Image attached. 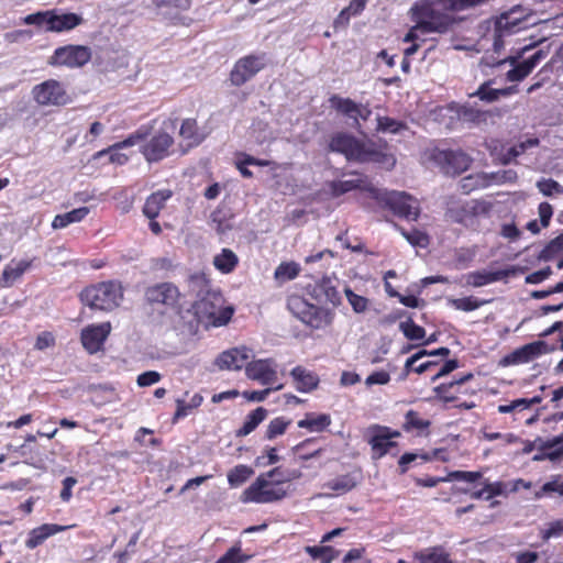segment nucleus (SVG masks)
Wrapping results in <instances>:
<instances>
[{"label":"nucleus","instance_id":"39","mask_svg":"<svg viewBox=\"0 0 563 563\" xmlns=\"http://www.w3.org/2000/svg\"><path fill=\"white\" fill-rule=\"evenodd\" d=\"M253 474L252 467L239 464L228 473V483L231 487H238L245 483Z\"/></svg>","mask_w":563,"mask_h":563},{"label":"nucleus","instance_id":"19","mask_svg":"<svg viewBox=\"0 0 563 563\" xmlns=\"http://www.w3.org/2000/svg\"><path fill=\"white\" fill-rule=\"evenodd\" d=\"M245 373L249 378L261 382L263 385L273 384L277 373L272 360H257L249 362L245 366Z\"/></svg>","mask_w":563,"mask_h":563},{"label":"nucleus","instance_id":"63","mask_svg":"<svg viewBox=\"0 0 563 563\" xmlns=\"http://www.w3.org/2000/svg\"><path fill=\"white\" fill-rule=\"evenodd\" d=\"M162 375L156 371H147L140 374L136 378V383L140 387H147L158 383Z\"/></svg>","mask_w":563,"mask_h":563},{"label":"nucleus","instance_id":"42","mask_svg":"<svg viewBox=\"0 0 563 563\" xmlns=\"http://www.w3.org/2000/svg\"><path fill=\"white\" fill-rule=\"evenodd\" d=\"M316 438H309L303 440L302 442L295 445L291 451L294 454H297L298 459L301 461H308L314 457H318L322 453V449H316L312 451H306L311 444L316 442Z\"/></svg>","mask_w":563,"mask_h":563},{"label":"nucleus","instance_id":"10","mask_svg":"<svg viewBox=\"0 0 563 563\" xmlns=\"http://www.w3.org/2000/svg\"><path fill=\"white\" fill-rule=\"evenodd\" d=\"M91 59V49L84 45H66L57 47L49 58V65L81 67Z\"/></svg>","mask_w":563,"mask_h":563},{"label":"nucleus","instance_id":"14","mask_svg":"<svg viewBox=\"0 0 563 563\" xmlns=\"http://www.w3.org/2000/svg\"><path fill=\"white\" fill-rule=\"evenodd\" d=\"M554 346H550L544 341H534L521 347L516 349L503 358L504 365H515L531 362L542 354L554 351Z\"/></svg>","mask_w":563,"mask_h":563},{"label":"nucleus","instance_id":"20","mask_svg":"<svg viewBox=\"0 0 563 563\" xmlns=\"http://www.w3.org/2000/svg\"><path fill=\"white\" fill-rule=\"evenodd\" d=\"M548 52L543 49L537 51L529 58L523 59L518 63V59L515 64H511L514 67L507 71L506 77L509 81H521L523 80L533 69L534 67L545 58Z\"/></svg>","mask_w":563,"mask_h":563},{"label":"nucleus","instance_id":"55","mask_svg":"<svg viewBox=\"0 0 563 563\" xmlns=\"http://www.w3.org/2000/svg\"><path fill=\"white\" fill-rule=\"evenodd\" d=\"M345 296L355 313H363L368 308V299L355 294L351 288H345Z\"/></svg>","mask_w":563,"mask_h":563},{"label":"nucleus","instance_id":"46","mask_svg":"<svg viewBox=\"0 0 563 563\" xmlns=\"http://www.w3.org/2000/svg\"><path fill=\"white\" fill-rule=\"evenodd\" d=\"M396 229L412 246L427 247L429 245V236L427 233L417 229L407 231L399 225H396Z\"/></svg>","mask_w":563,"mask_h":563},{"label":"nucleus","instance_id":"30","mask_svg":"<svg viewBox=\"0 0 563 563\" xmlns=\"http://www.w3.org/2000/svg\"><path fill=\"white\" fill-rule=\"evenodd\" d=\"M31 266L29 261H20L14 266L7 265L0 278L1 287H11Z\"/></svg>","mask_w":563,"mask_h":563},{"label":"nucleus","instance_id":"57","mask_svg":"<svg viewBox=\"0 0 563 563\" xmlns=\"http://www.w3.org/2000/svg\"><path fill=\"white\" fill-rule=\"evenodd\" d=\"M481 472H468V471H453L448 474L446 479L449 482H466L474 483L482 478Z\"/></svg>","mask_w":563,"mask_h":563},{"label":"nucleus","instance_id":"35","mask_svg":"<svg viewBox=\"0 0 563 563\" xmlns=\"http://www.w3.org/2000/svg\"><path fill=\"white\" fill-rule=\"evenodd\" d=\"M489 185L490 181L488 180V174L486 173L470 175L462 178L460 181V188L463 190L464 194H470L475 189L485 188Z\"/></svg>","mask_w":563,"mask_h":563},{"label":"nucleus","instance_id":"40","mask_svg":"<svg viewBox=\"0 0 563 563\" xmlns=\"http://www.w3.org/2000/svg\"><path fill=\"white\" fill-rule=\"evenodd\" d=\"M376 120L377 131L383 133L398 134L408 128L405 122L390 117L378 115Z\"/></svg>","mask_w":563,"mask_h":563},{"label":"nucleus","instance_id":"59","mask_svg":"<svg viewBox=\"0 0 563 563\" xmlns=\"http://www.w3.org/2000/svg\"><path fill=\"white\" fill-rule=\"evenodd\" d=\"M563 534V519L554 520L549 523L548 528L541 531V538L543 541H548L551 538H558Z\"/></svg>","mask_w":563,"mask_h":563},{"label":"nucleus","instance_id":"23","mask_svg":"<svg viewBox=\"0 0 563 563\" xmlns=\"http://www.w3.org/2000/svg\"><path fill=\"white\" fill-rule=\"evenodd\" d=\"M290 376L292 378L295 388L299 393H310L314 390L319 385L318 375L302 366H296L291 369Z\"/></svg>","mask_w":563,"mask_h":563},{"label":"nucleus","instance_id":"38","mask_svg":"<svg viewBox=\"0 0 563 563\" xmlns=\"http://www.w3.org/2000/svg\"><path fill=\"white\" fill-rule=\"evenodd\" d=\"M306 553H308L313 560H319L321 563H331L334 559L338 558L339 551L334 550L332 547H317V545H308L305 549Z\"/></svg>","mask_w":563,"mask_h":563},{"label":"nucleus","instance_id":"48","mask_svg":"<svg viewBox=\"0 0 563 563\" xmlns=\"http://www.w3.org/2000/svg\"><path fill=\"white\" fill-rule=\"evenodd\" d=\"M399 329L411 341L422 340L426 336V330L421 325L416 324L411 318L400 322Z\"/></svg>","mask_w":563,"mask_h":563},{"label":"nucleus","instance_id":"53","mask_svg":"<svg viewBox=\"0 0 563 563\" xmlns=\"http://www.w3.org/2000/svg\"><path fill=\"white\" fill-rule=\"evenodd\" d=\"M537 188L547 197L563 194V186L552 178H542L537 183Z\"/></svg>","mask_w":563,"mask_h":563},{"label":"nucleus","instance_id":"58","mask_svg":"<svg viewBox=\"0 0 563 563\" xmlns=\"http://www.w3.org/2000/svg\"><path fill=\"white\" fill-rule=\"evenodd\" d=\"M454 386L451 382L443 383L433 388L435 397L444 402H452L456 400L455 393H453Z\"/></svg>","mask_w":563,"mask_h":563},{"label":"nucleus","instance_id":"27","mask_svg":"<svg viewBox=\"0 0 563 563\" xmlns=\"http://www.w3.org/2000/svg\"><path fill=\"white\" fill-rule=\"evenodd\" d=\"M232 219L233 213L229 209L217 208L210 214V223L220 235L233 229Z\"/></svg>","mask_w":563,"mask_h":563},{"label":"nucleus","instance_id":"17","mask_svg":"<svg viewBox=\"0 0 563 563\" xmlns=\"http://www.w3.org/2000/svg\"><path fill=\"white\" fill-rule=\"evenodd\" d=\"M338 283L336 279L323 277L313 286H310L309 295L319 305L331 303L333 307H338L341 303V296L336 289Z\"/></svg>","mask_w":563,"mask_h":563},{"label":"nucleus","instance_id":"54","mask_svg":"<svg viewBox=\"0 0 563 563\" xmlns=\"http://www.w3.org/2000/svg\"><path fill=\"white\" fill-rule=\"evenodd\" d=\"M449 303L456 310L473 311V310L478 309L481 306H483L485 303V301L478 300L477 298H474V297H465V298L450 299Z\"/></svg>","mask_w":563,"mask_h":563},{"label":"nucleus","instance_id":"15","mask_svg":"<svg viewBox=\"0 0 563 563\" xmlns=\"http://www.w3.org/2000/svg\"><path fill=\"white\" fill-rule=\"evenodd\" d=\"M399 435L400 432L398 431H391L387 427L375 426L373 434L368 440L373 451V459H382L384 455L391 453V450L397 448V443L391 439Z\"/></svg>","mask_w":563,"mask_h":563},{"label":"nucleus","instance_id":"18","mask_svg":"<svg viewBox=\"0 0 563 563\" xmlns=\"http://www.w3.org/2000/svg\"><path fill=\"white\" fill-rule=\"evenodd\" d=\"M252 356V350L245 346L234 347L222 352L214 363L220 369L239 371L246 366Z\"/></svg>","mask_w":563,"mask_h":563},{"label":"nucleus","instance_id":"51","mask_svg":"<svg viewBox=\"0 0 563 563\" xmlns=\"http://www.w3.org/2000/svg\"><path fill=\"white\" fill-rule=\"evenodd\" d=\"M533 46L534 45H526L525 47H522L520 49V52L518 53L517 56H510L503 60H497L493 55H485L481 58V66L493 68V67L500 66L505 63L515 64L517 59H519L525 53L530 51Z\"/></svg>","mask_w":563,"mask_h":563},{"label":"nucleus","instance_id":"56","mask_svg":"<svg viewBox=\"0 0 563 563\" xmlns=\"http://www.w3.org/2000/svg\"><path fill=\"white\" fill-rule=\"evenodd\" d=\"M49 18H51V10L38 11L36 13L26 15L23 19V22L27 25H36L40 27H44L45 31H47V26H49Z\"/></svg>","mask_w":563,"mask_h":563},{"label":"nucleus","instance_id":"25","mask_svg":"<svg viewBox=\"0 0 563 563\" xmlns=\"http://www.w3.org/2000/svg\"><path fill=\"white\" fill-rule=\"evenodd\" d=\"M172 197L170 190H158L153 192L145 201L143 213L151 220H154L158 214L165 202Z\"/></svg>","mask_w":563,"mask_h":563},{"label":"nucleus","instance_id":"33","mask_svg":"<svg viewBox=\"0 0 563 563\" xmlns=\"http://www.w3.org/2000/svg\"><path fill=\"white\" fill-rule=\"evenodd\" d=\"M239 264L236 254L230 249H222L221 253L213 258L214 267L223 274H229L235 269Z\"/></svg>","mask_w":563,"mask_h":563},{"label":"nucleus","instance_id":"26","mask_svg":"<svg viewBox=\"0 0 563 563\" xmlns=\"http://www.w3.org/2000/svg\"><path fill=\"white\" fill-rule=\"evenodd\" d=\"M179 135L187 141L189 147L198 146L205 140L206 135L200 132L195 119H185L181 122Z\"/></svg>","mask_w":563,"mask_h":563},{"label":"nucleus","instance_id":"1","mask_svg":"<svg viewBox=\"0 0 563 563\" xmlns=\"http://www.w3.org/2000/svg\"><path fill=\"white\" fill-rule=\"evenodd\" d=\"M188 287L189 291L196 297L192 310L199 322L221 327L231 320L234 312L233 308L223 306L224 298L221 291L212 287L205 274L190 275Z\"/></svg>","mask_w":563,"mask_h":563},{"label":"nucleus","instance_id":"28","mask_svg":"<svg viewBox=\"0 0 563 563\" xmlns=\"http://www.w3.org/2000/svg\"><path fill=\"white\" fill-rule=\"evenodd\" d=\"M331 424V417L328 413H306L305 418L298 421V427L310 432H322Z\"/></svg>","mask_w":563,"mask_h":563},{"label":"nucleus","instance_id":"4","mask_svg":"<svg viewBox=\"0 0 563 563\" xmlns=\"http://www.w3.org/2000/svg\"><path fill=\"white\" fill-rule=\"evenodd\" d=\"M123 297L122 287L119 283L109 280L90 287L80 292V300L91 309L110 311L119 306Z\"/></svg>","mask_w":563,"mask_h":563},{"label":"nucleus","instance_id":"41","mask_svg":"<svg viewBox=\"0 0 563 563\" xmlns=\"http://www.w3.org/2000/svg\"><path fill=\"white\" fill-rule=\"evenodd\" d=\"M498 274L490 271H477L470 273L467 276V284L474 287H482L495 282H498Z\"/></svg>","mask_w":563,"mask_h":563},{"label":"nucleus","instance_id":"49","mask_svg":"<svg viewBox=\"0 0 563 563\" xmlns=\"http://www.w3.org/2000/svg\"><path fill=\"white\" fill-rule=\"evenodd\" d=\"M252 555L242 553L240 543L231 547L216 563H246Z\"/></svg>","mask_w":563,"mask_h":563},{"label":"nucleus","instance_id":"21","mask_svg":"<svg viewBox=\"0 0 563 563\" xmlns=\"http://www.w3.org/2000/svg\"><path fill=\"white\" fill-rule=\"evenodd\" d=\"M81 15L76 13H59L57 10H51L49 26L47 32H65L75 29L82 23Z\"/></svg>","mask_w":563,"mask_h":563},{"label":"nucleus","instance_id":"22","mask_svg":"<svg viewBox=\"0 0 563 563\" xmlns=\"http://www.w3.org/2000/svg\"><path fill=\"white\" fill-rule=\"evenodd\" d=\"M330 192L333 197H340L346 192L355 189L367 190L371 194H375V188L372 187L365 177H355L345 180H333L329 184Z\"/></svg>","mask_w":563,"mask_h":563},{"label":"nucleus","instance_id":"7","mask_svg":"<svg viewBox=\"0 0 563 563\" xmlns=\"http://www.w3.org/2000/svg\"><path fill=\"white\" fill-rule=\"evenodd\" d=\"M145 300L152 306H164L166 309L179 310L181 294L178 287L170 282L152 285L145 289Z\"/></svg>","mask_w":563,"mask_h":563},{"label":"nucleus","instance_id":"47","mask_svg":"<svg viewBox=\"0 0 563 563\" xmlns=\"http://www.w3.org/2000/svg\"><path fill=\"white\" fill-rule=\"evenodd\" d=\"M290 423L291 420L285 417H277L271 420L266 429L265 438L267 440H274L278 435L284 434Z\"/></svg>","mask_w":563,"mask_h":563},{"label":"nucleus","instance_id":"16","mask_svg":"<svg viewBox=\"0 0 563 563\" xmlns=\"http://www.w3.org/2000/svg\"><path fill=\"white\" fill-rule=\"evenodd\" d=\"M111 331L110 322L91 324L81 330V343L89 354L102 350L103 344Z\"/></svg>","mask_w":563,"mask_h":563},{"label":"nucleus","instance_id":"9","mask_svg":"<svg viewBox=\"0 0 563 563\" xmlns=\"http://www.w3.org/2000/svg\"><path fill=\"white\" fill-rule=\"evenodd\" d=\"M266 65L265 54L247 55L238 59L230 73L231 84L240 87L251 80Z\"/></svg>","mask_w":563,"mask_h":563},{"label":"nucleus","instance_id":"45","mask_svg":"<svg viewBox=\"0 0 563 563\" xmlns=\"http://www.w3.org/2000/svg\"><path fill=\"white\" fill-rule=\"evenodd\" d=\"M429 420L420 418L419 413L415 410H409L405 415L404 430L409 432L411 430H426L430 427Z\"/></svg>","mask_w":563,"mask_h":563},{"label":"nucleus","instance_id":"13","mask_svg":"<svg viewBox=\"0 0 563 563\" xmlns=\"http://www.w3.org/2000/svg\"><path fill=\"white\" fill-rule=\"evenodd\" d=\"M385 202L400 218L417 220L419 216L417 201L405 191H390L386 194Z\"/></svg>","mask_w":563,"mask_h":563},{"label":"nucleus","instance_id":"8","mask_svg":"<svg viewBox=\"0 0 563 563\" xmlns=\"http://www.w3.org/2000/svg\"><path fill=\"white\" fill-rule=\"evenodd\" d=\"M432 161L440 169L450 176L464 173L471 165L472 158L461 150H434Z\"/></svg>","mask_w":563,"mask_h":563},{"label":"nucleus","instance_id":"5","mask_svg":"<svg viewBox=\"0 0 563 563\" xmlns=\"http://www.w3.org/2000/svg\"><path fill=\"white\" fill-rule=\"evenodd\" d=\"M287 308L294 317L316 330L330 325L334 317L331 309L310 303L300 296L289 297Z\"/></svg>","mask_w":563,"mask_h":563},{"label":"nucleus","instance_id":"12","mask_svg":"<svg viewBox=\"0 0 563 563\" xmlns=\"http://www.w3.org/2000/svg\"><path fill=\"white\" fill-rule=\"evenodd\" d=\"M148 135V129L144 125L140 126L135 132L130 134L125 140L118 142L106 150H101L96 153L95 158H100L104 155H109V161L118 165H124L129 157L120 153V150L137 145L141 141L145 140Z\"/></svg>","mask_w":563,"mask_h":563},{"label":"nucleus","instance_id":"32","mask_svg":"<svg viewBox=\"0 0 563 563\" xmlns=\"http://www.w3.org/2000/svg\"><path fill=\"white\" fill-rule=\"evenodd\" d=\"M268 411L264 407L252 410L244 420L243 426L236 431V437H246L253 432L261 422L265 420Z\"/></svg>","mask_w":563,"mask_h":563},{"label":"nucleus","instance_id":"11","mask_svg":"<svg viewBox=\"0 0 563 563\" xmlns=\"http://www.w3.org/2000/svg\"><path fill=\"white\" fill-rule=\"evenodd\" d=\"M32 95L40 106H63L68 101V96L62 84L55 79H48L33 87Z\"/></svg>","mask_w":563,"mask_h":563},{"label":"nucleus","instance_id":"29","mask_svg":"<svg viewBox=\"0 0 563 563\" xmlns=\"http://www.w3.org/2000/svg\"><path fill=\"white\" fill-rule=\"evenodd\" d=\"M330 107L336 112L354 121L355 112L358 110V104L351 98H343L339 95H332L329 98Z\"/></svg>","mask_w":563,"mask_h":563},{"label":"nucleus","instance_id":"44","mask_svg":"<svg viewBox=\"0 0 563 563\" xmlns=\"http://www.w3.org/2000/svg\"><path fill=\"white\" fill-rule=\"evenodd\" d=\"M300 272L299 265L290 262V263H282L277 266L274 273V277L276 280L284 283L291 280L298 276Z\"/></svg>","mask_w":563,"mask_h":563},{"label":"nucleus","instance_id":"50","mask_svg":"<svg viewBox=\"0 0 563 563\" xmlns=\"http://www.w3.org/2000/svg\"><path fill=\"white\" fill-rule=\"evenodd\" d=\"M553 493L563 496V481H561L560 475H555L551 481L544 483L540 490L536 492L534 497L536 499H540L543 496L551 495Z\"/></svg>","mask_w":563,"mask_h":563},{"label":"nucleus","instance_id":"61","mask_svg":"<svg viewBox=\"0 0 563 563\" xmlns=\"http://www.w3.org/2000/svg\"><path fill=\"white\" fill-rule=\"evenodd\" d=\"M371 114H372V109L369 108V106L360 103L358 110L355 112L354 121L351 123V126L353 129H355L357 132L362 133L361 120L362 121L368 120Z\"/></svg>","mask_w":563,"mask_h":563},{"label":"nucleus","instance_id":"62","mask_svg":"<svg viewBox=\"0 0 563 563\" xmlns=\"http://www.w3.org/2000/svg\"><path fill=\"white\" fill-rule=\"evenodd\" d=\"M540 143L538 137H529L521 141L510 147V155L518 157L522 155L527 150L538 146Z\"/></svg>","mask_w":563,"mask_h":563},{"label":"nucleus","instance_id":"2","mask_svg":"<svg viewBox=\"0 0 563 563\" xmlns=\"http://www.w3.org/2000/svg\"><path fill=\"white\" fill-rule=\"evenodd\" d=\"M328 150L344 155L349 162L375 163L386 169L396 165L395 156L382 151L374 142H364L344 132L334 133L330 137Z\"/></svg>","mask_w":563,"mask_h":563},{"label":"nucleus","instance_id":"60","mask_svg":"<svg viewBox=\"0 0 563 563\" xmlns=\"http://www.w3.org/2000/svg\"><path fill=\"white\" fill-rule=\"evenodd\" d=\"M517 179V173L512 169L500 170L488 174V180L496 184L514 183Z\"/></svg>","mask_w":563,"mask_h":563},{"label":"nucleus","instance_id":"64","mask_svg":"<svg viewBox=\"0 0 563 563\" xmlns=\"http://www.w3.org/2000/svg\"><path fill=\"white\" fill-rule=\"evenodd\" d=\"M552 275V269L550 266H547L540 271L533 272L526 276V284L537 285L548 279Z\"/></svg>","mask_w":563,"mask_h":563},{"label":"nucleus","instance_id":"34","mask_svg":"<svg viewBox=\"0 0 563 563\" xmlns=\"http://www.w3.org/2000/svg\"><path fill=\"white\" fill-rule=\"evenodd\" d=\"M457 115L462 121L479 123L486 119V112L477 107L476 103L472 104L466 102L457 109Z\"/></svg>","mask_w":563,"mask_h":563},{"label":"nucleus","instance_id":"3","mask_svg":"<svg viewBox=\"0 0 563 563\" xmlns=\"http://www.w3.org/2000/svg\"><path fill=\"white\" fill-rule=\"evenodd\" d=\"M286 467L276 466L266 473H262L241 495L244 504H271L280 501L287 497L286 489L280 487L286 481Z\"/></svg>","mask_w":563,"mask_h":563},{"label":"nucleus","instance_id":"37","mask_svg":"<svg viewBox=\"0 0 563 563\" xmlns=\"http://www.w3.org/2000/svg\"><path fill=\"white\" fill-rule=\"evenodd\" d=\"M563 252V230L556 238L552 239L538 254L539 261L549 262Z\"/></svg>","mask_w":563,"mask_h":563},{"label":"nucleus","instance_id":"24","mask_svg":"<svg viewBox=\"0 0 563 563\" xmlns=\"http://www.w3.org/2000/svg\"><path fill=\"white\" fill-rule=\"evenodd\" d=\"M65 529V526L55 523H44L37 528H34L29 532L27 539L25 540V547L33 550L41 545L49 537L64 531Z\"/></svg>","mask_w":563,"mask_h":563},{"label":"nucleus","instance_id":"36","mask_svg":"<svg viewBox=\"0 0 563 563\" xmlns=\"http://www.w3.org/2000/svg\"><path fill=\"white\" fill-rule=\"evenodd\" d=\"M516 10H511L509 12H504L496 21V31L500 33L511 34L519 30V24L521 20L519 18H515Z\"/></svg>","mask_w":563,"mask_h":563},{"label":"nucleus","instance_id":"43","mask_svg":"<svg viewBox=\"0 0 563 563\" xmlns=\"http://www.w3.org/2000/svg\"><path fill=\"white\" fill-rule=\"evenodd\" d=\"M357 485V479L352 474L341 475L330 481L327 486L335 492L347 493Z\"/></svg>","mask_w":563,"mask_h":563},{"label":"nucleus","instance_id":"52","mask_svg":"<svg viewBox=\"0 0 563 563\" xmlns=\"http://www.w3.org/2000/svg\"><path fill=\"white\" fill-rule=\"evenodd\" d=\"M493 80L483 82L478 89L470 95V98H478L481 101L492 103L498 100L495 88H492Z\"/></svg>","mask_w":563,"mask_h":563},{"label":"nucleus","instance_id":"31","mask_svg":"<svg viewBox=\"0 0 563 563\" xmlns=\"http://www.w3.org/2000/svg\"><path fill=\"white\" fill-rule=\"evenodd\" d=\"M88 213V207H80L66 213L57 214L53 219L52 227L53 229H64L71 223L80 222Z\"/></svg>","mask_w":563,"mask_h":563},{"label":"nucleus","instance_id":"6","mask_svg":"<svg viewBox=\"0 0 563 563\" xmlns=\"http://www.w3.org/2000/svg\"><path fill=\"white\" fill-rule=\"evenodd\" d=\"M145 126L148 129V135L137 144L145 161L151 164L168 157L174 145V137L163 130L151 133L152 128Z\"/></svg>","mask_w":563,"mask_h":563}]
</instances>
